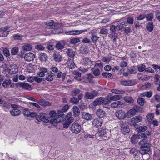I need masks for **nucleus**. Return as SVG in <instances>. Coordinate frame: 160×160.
<instances>
[{
  "label": "nucleus",
  "instance_id": "obj_8",
  "mask_svg": "<svg viewBox=\"0 0 160 160\" xmlns=\"http://www.w3.org/2000/svg\"><path fill=\"white\" fill-rule=\"evenodd\" d=\"M98 91L93 90L91 92H86L85 95V98L87 99H92L95 97L98 96Z\"/></svg>",
  "mask_w": 160,
  "mask_h": 160
},
{
  "label": "nucleus",
  "instance_id": "obj_33",
  "mask_svg": "<svg viewBox=\"0 0 160 160\" xmlns=\"http://www.w3.org/2000/svg\"><path fill=\"white\" fill-rule=\"evenodd\" d=\"M154 26L152 22H149L146 25V28L147 30L149 32L152 31L153 30Z\"/></svg>",
  "mask_w": 160,
  "mask_h": 160
},
{
  "label": "nucleus",
  "instance_id": "obj_10",
  "mask_svg": "<svg viewBox=\"0 0 160 160\" xmlns=\"http://www.w3.org/2000/svg\"><path fill=\"white\" fill-rule=\"evenodd\" d=\"M17 84L18 86L20 87L22 89L25 90L30 91L32 89L31 85L28 83L24 82H19Z\"/></svg>",
  "mask_w": 160,
  "mask_h": 160
},
{
  "label": "nucleus",
  "instance_id": "obj_18",
  "mask_svg": "<svg viewBox=\"0 0 160 160\" xmlns=\"http://www.w3.org/2000/svg\"><path fill=\"white\" fill-rule=\"evenodd\" d=\"M150 151V148H145L142 146H140V149L139 150V152L142 155L148 154V152Z\"/></svg>",
  "mask_w": 160,
  "mask_h": 160
},
{
  "label": "nucleus",
  "instance_id": "obj_55",
  "mask_svg": "<svg viewBox=\"0 0 160 160\" xmlns=\"http://www.w3.org/2000/svg\"><path fill=\"white\" fill-rule=\"evenodd\" d=\"M112 92L115 94H123L125 93V92L123 90H120L115 89H112L111 90Z\"/></svg>",
  "mask_w": 160,
  "mask_h": 160
},
{
  "label": "nucleus",
  "instance_id": "obj_2",
  "mask_svg": "<svg viewBox=\"0 0 160 160\" xmlns=\"http://www.w3.org/2000/svg\"><path fill=\"white\" fill-rule=\"evenodd\" d=\"M71 112H68L65 118L62 121L64 128H67L69 125L73 121V118L72 117Z\"/></svg>",
  "mask_w": 160,
  "mask_h": 160
},
{
  "label": "nucleus",
  "instance_id": "obj_23",
  "mask_svg": "<svg viewBox=\"0 0 160 160\" xmlns=\"http://www.w3.org/2000/svg\"><path fill=\"white\" fill-rule=\"evenodd\" d=\"M96 32L93 31L91 32V40L93 43H95L98 39L99 37L97 36Z\"/></svg>",
  "mask_w": 160,
  "mask_h": 160
},
{
  "label": "nucleus",
  "instance_id": "obj_61",
  "mask_svg": "<svg viewBox=\"0 0 160 160\" xmlns=\"http://www.w3.org/2000/svg\"><path fill=\"white\" fill-rule=\"evenodd\" d=\"M2 107L6 111V109L9 108H11V104H10L8 103H4L2 105Z\"/></svg>",
  "mask_w": 160,
  "mask_h": 160
},
{
  "label": "nucleus",
  "instance_id": "obj_60",
  "mask_svg": "<svg viewBox=\"0 0 160 160\" xmlns=\"http://www.w3.org/2000/svg\"><path fill=\"white\" fill-rule=\"evenodd\" d=\"M64 112L62 110H58V118L59 119V118L61 117L64 118L65 116V115L63 113Z\"/></svg>",
  "mask_w": 160,
  "mask_h": 160
},
{
  "label": "nucleus",
  "instance_id": "obj_53",
  "mask_svg": "<svg viewBox=\"0 0 160 160\" xmlns=\"http://www.w3.org/2000/svg\"><path fill=\"white\" fill-rule=\"evenodd\" d=\"M142 95L143 96L146 97L147 98H150L152 96V92L151 91L146 92H143Z\"/></svg>",
  "mask_w": 160,
  "mask_h": 160
},
{
  "label": "nucleus",
  "instance_id": "obj_56",
  "mask_svg": "<svg viewBox=\"0 0 160 160\" xmlns=\"http://www.w3.org/2000/svg\"><path fill=\"white\" fill-rule=\"evenodd\" d=\"M131 29L129 27H125L121 31L124 32L127 34H129L131 32Z\"/></svg>",
  "mask_w": 160,
  "mask_h": 160
},
{
  "label": "nucleus",
  "instance_id": "obj_3",
  "mask_svg": "<svg viewBox=\"0 0 160 160\" xmlns=\"http://www.w3.org/2000/svg\"><path fill=\"white\" fill-rule=\"evenodd\" d=\"M121 132L124 135L127 134L130 131V129L128 125V123L123 121L120 123Z\"/></svg>",
  "mask_w": 160,
  "mask_h": 160
},
{
  "label": "nucleus",
  "instance_id": "obj_9",
  "mask_svg": "<svg viewBox=\"0 0 160 160\" xmlns=\"http://www.w3.org/2000/svg\"><path fill=\"white\" fill-rule=\"evenodd\" d=\"M11 107L13 108L10 111L11 115L14 116L19 115L21 111L19 109L18 106L14 104H11Z\"/></svg>",
  "mask_w": 160,
  "mask_h": 160
},
{
  "label": "nucleus",
  "instance_id": "obj_31",
  "mask_svg": "<svg viewBox=\"0 0 160 160\" xmlns=\"http://www.w3.org/2000/svg\"><path fill=\"white\" fill-rule=\"evenodd\" d=\"M65 44L63 42H59L57 43L56 46L55 47L57 49L61 50L64 48Z\"/></svg>",
  "mask_w": 160,
  "mask_h": 160
},
{
  "label": "nucleus",
  "instance_id": "obj_20",
  "mask_svg": "<svg viewBox=\"0 0 160 160\" xmlns=\"http://www.w3.org/2000/svg\"><path fill=\"white\" fill-rule=\"evenodd\" d=\"M144 140H142L139 142V144L141 145L140 146H142L143 147H144L145 148H150L151 144L148 142L147 141Z\"/></svg>",
  "mask_w": 160,
  "mask_h": 160
},
{
  "label": "nucleus",
  "instance_id": "obj_40",
  "mask_svg": "<svg viewBox=\"0 0 160 160\" xmlns=\"http://www.w3.org/2000/svg\"><path fill=\"white\" fill-rule=\"evenodd\" d=\"M109 37L114 42H116V40L118 39L117 34L115 32L111 33L109 34Z\"/></svg>",
  "mask_w": 160,
  "mask_h": 160
},
{
  "label": "nucleus",
  "instance_id": "obj_17",
  "mask_svg": "<svg viewBox=\"0 0 160 160\" xmlns=\"http://www.w3.org/2000/svg\"><path fill=\"white\" fill-rule=\"evenodd\" d=\"M97 134V135L100 136H103L106 137H107L106 130L103 128L99 129Z\"/></svg>",
  "mask_w": 160,
  "mask_h": 160
},
{
  "label": "nucleus",
  "instance_id": "obj_26",
  "mask_svg": "<svg viewBox=\"0 0 160 160\" xmlns=\"http://www.w3.org/2000/svg\"><path fill=\"white\" fill-rule=\"evenodd\" d=\"M73 112L74 115L75 117H78L80 114V111L79 108L76 106H74L72 108Z\"/></svg>",
  "mask_w": 160,
  "mask_h": 160
},
{
  "label": "nucleus",
  "instance_id": "obj_44",
  "mask_svg": "<svg viewBox=\"0 0 160 160\" xmlns=\"http://www.w3.org/2000/svg\"><path fill=\"white\" fill-rule=\"evenodd\" d=\"M151 66L155 70L156 72L160 74V66L158 65L152 64Z\"/></svg>",
  "mask_w": 160,
  "mask_h": 160
},
{
  "label": "nucleus",
  "instance_id": "obj_32",
  "mask_svg": "<svg viewBox=\"0 0 160 160\" xmlns=\"http://www.w3.org/2000/svg\"><path fill=\"white\" fill-rule=\"evenodd\" d=\"M82 62L85 65H93V63L94 62L91 61L88 58H83L82 60Z\"/></svg>",
  "mask_w": 160,
  "mask_h": 160
},
{
  "label": "nucleus",
  "instance_id": "obj_15",
  "mask_svg": "<svg viewBox=\"0 0 160 160\" xmlns=\"http://www.w3.org/2000/svg\"><path fill=\"white\" fill-rule=\"evenodd\" d=\"M96 114L97 116L100 118H103L105 117L106 115L105 112L102 109H98L97 110L96 112Z\"/></svg>",
  "mask_w": 160,
  "mask_h": 160
},
{
  "label": "nucleus",
  "instance_id": "obj_7",
  "mask_svg": "<svg viewBox=\"0 0 160 160\" xmlns=\"http://www.w3.org/2000/svg\"><path fill=\"white\" fill-rule=\"evenodd\" d=\"M116 117L119 119H124L127 118V112L122 110H118L115 112Z\"/></svg>",
  "mask_w": 160,
  "mask_h": 160
},
{
  "label": "nucleus",
  "instance_id": "obj_38",
  "mask_svg": "<svg viewBox=\"0 0 160 160\" xmlns=\"http://www.w3.org/2000/svg\"><path fill=\"white\" fill-rule=\"evenodd\" d=\"M66 52L68 56L71 58H72L75 55V52L72 49H68Z\"/></svg>",
  "mask_w": 160,
  "mask_h": 160
},
{
  "label": "nucleus",
  "instance_id": "obj_12",
  "mask_svg": "<svg viewBox=\"0 0 160 160\" xmlns=\"http://www.w3.org/2000/svg\"><path fill=\"white\" fill-rule=\"evenodd\" d=\"M86 31V30L68 31H66L65 33L67 35H78L83 32H85Z\"/></svg>",
  "mask_w": 160,
  "mask_h": 160
},
{
  "label": "nucleus",
  "instance_id": "obj_1",
  "mask_svg": "<svg viewBox=\"0 0 160 160\" xmlns=\"http://www.w3.org/2000/svg\"><path fill=\"white\" fill-rule=\"evenodd\" d=\"M150 132L147 131L144 133H138L137 135H133L131 138V141L132 143L134 144L137 143L138 142V139H142L143 140H146L148 138V137L150 136Z\"/></svg>",
  "mask_w": 160,
  "mask_h": 160
},
{
  "label": "nucleus",
  "instance_id": "obj_27",
  "mask_svg": "<svg viewBox=\"0 0 160 160\" xmlns=\"http://www.w3.org/2000/svg\"><path fill=\"white\" fill-rule=\"evenodd\" d=\"M94 76L92 75L91 74H87L84 78V82L86 83H91V80Z\"/></svg>",
  "mask_w": 160,
  "mask_h": 160
},
{
  "label": "nucleus",
  "instance_id": "obj_50",
  "mask_svg": "<svg viewBox=\"0 0 160 160\" xmlns=\"http://www.w3.org/2000/svg\"><path fill=\"white\" fill-rule=\"evenodd\" d=\"M31 112L28 108H25L24 109L23 111V113L24 116L27 117H29L30 114Z\"/></svg>",
  "mask_w": 160,
  "mask_h": 160
},
{
  "label": "nucleus",
  "instance_id": "obj_49",
  "mask_svg": "<svg viewBox=\"0 0 160 160\" xmlns=\"http://www.w3.org/2000/svg\"><path fill=\"white\" fill-rule=\"evenodd\" d=\"M136 67H138V71L140 72H142L145 70L146 67L144 64H141L138 67V66Z\"/></svg>",
  "mask_w": 160,
  "mask_h": 160
},
{
  "label": "nucleus",
  "instance_id": "obj_62",
  "mask_svg": "<svg viewBox=\"0 0 160 160\" xmlns=\"http://www.w3.org/2000/svg\"><path fill=\"white\" fill-rule=\"evenodd\" d=\"M134 20L131 17H128L127 18V22L129 24L132 25L133 24Z\"/></svg>",
  "mask_w": 160,
  "mask_h": 160
},
{
  "label": "nucleus",
  "instance_id": "obj_5",
  "mask_svg": "<svg viewBox=\"0 0 160 160\" xmlns=\"http://www.w3.org/2000/svg\"><path fill=\"white\" fill-rule=\"evenodd\" d=\"M72 132L75 134L79 133L81 130V127L80 124L77 123H74L70 128Z\"/></svg>",
  "mask_w": 160,
  "mask_h": 160
},
{
  "label": "nucleus",
  "instance_id": "obj_37",
  "mask_svg": "<svg viewBox=\"0 0 160 160\" xmlns=\"http://www.w3.org/2000/svg\"><path fill=\"white\" fill-rule=\"evenodd\" d=\"M124 100L125 101L129 104H132L134 102V99L132 98L130 96H127L124 97Z\"/></svg>",
  "mask_w": 160,
  "mask_h": 160
},
{
  "label": "nucleus",
  "instance_id": "obj_57",
  "mask_svg": "<svg viewBox=\"0 0 160 160\" xmlns=\"http://www.w3.org/2000/svg\"><path fill=\"white\" fill-rule=\"evenodd\" d=\"M3 52L4 55L6 57H8L10 56V53L9 52V51L8 49L7 48H4L3 50Z\"/></svg>",
  "mask_w": 160,
  "mask_h": 160
},
{
  "label": "nucleus",
  "instance_id": "obj_14",
  "mask_svg": "<svg viewBox=\"0 0 160 160\" xmlns=\"http://www.w3.org/2000/svg\"><path fill=\"white\" fill-rule=\"evenodd\" d=\"M104 100V98L102 97L97 98L92 103V105L94 106L101 105L103 103Z\"/></svg>",
  "mask_w": 160,
  "mask_h": 160
},
{
  "label": "nucleus",
  "instance_id": "obj_21",
  "mask_svg": "<svg viewBox=\"0 0 160 160\" xmlns=\"http://www.w3.org/2000/svg\"><path fill=\"white\" fill-rule=\"evenodd\" d=\"M102 122L99 120L97 119H94L92 121V125L95 127L98 128L101 126Z\"/></svg>",
  "mask_w": 160,
  "mask_h": 160
},
{
  "label": "nucleus",
  "instance_id": "obj_39",
  "mask_svg": "<svg viewBox=\"0 0 160 160\" xmlns=\"http://www.w3.org/2000/svg\"><path fill=\"white\" fill-rule=\"evenodd\" d=\"M147 129V127L146 126H140L137 128L136 130L138 132H144Z\"/></svg>",
  "mask_w": 160,
  "mask_h": 160
},
{
  "label": "nucleus",
  "instance_id": "obj_42",
  "mask_svg": "<svg viewBox=\"0 0 160 160\" xmlns=\"http://www.w3.org/2000/svg\"><path fill=\"white\" fill-rule=\"evenodd\" d=\"M80 90L78 89H74L70 92V94L73 96H76L80 92Z\"/></svg>",
  "mask_w": 160,
  "mask_h": 160
},
{
  "label": "nucleus",
  "instance_id": "obj_11",
  "mask_svg": "<svg viewBox=\"0 0 160 160\" xmlns=\"http://www.w3.org/2000/svg\"><path fill=\"white\" fill-rule=\"evenodd\" d=\"M35 57V56L33 53L29 52L26 54L24 58L25 61L27 62H30L33 61Z\"/></svg>",
  "mask_w": 160,
  "mask_h": 160
},
{
  "label": "nucleus",
  "instance_id": "obj_6",
  "mask_svg": "<svg viewBox=\"0 0 160 160\" xmlns=\"http://www.w3.org/2000/svg\"><path fill=\"white\" fill-rule=\"evenodd\" d=\"M142 120V117L140 116H137L132 118L131 120L130 126L136 128L137 126V122H140Z\"/></svg>",
  "mask_w": 160,
  "mask_h": 160
},
{
  "label": "nucleus",
  "instance_id": "obj_43",
  "mask_svg": "<svg viewBox=\"0 0 160 160\" xmlns=\"http://www.w3.org/2000/svg\"><path fill=\"white\" fill-rule=\"evenodd\" d=\"M146 16L145 18H146V20L148 21H152L154 17L153 14L152 13H150L146 15Z\"/></svg>",
  "mask_w": 160,
  "mask_h": 160
},
{
  "label": "nucleus",
  "instance_id": "obj_29",
  "mask_svg": "<svg viewBox=\"0 0 160 160\" xmlns=\"http://www.w3.org/2000/svg\"><path fill=\"white\" fill-rule=\"evenodd\" d=\"M61 120L59 118H53L50 120V122L52 125L56 126L58 123Z\"/></svg>",
  "mask_w": 160,
  "mask_h": 160
},
{
  "label": "nucleus",
  "instance_id": "obj_58",
  "mask_svg": "<svg viewBox=\"0 0 160 160\" xmlns=\"http://www.w3.org/2000/svg\"><path fill=\"white\" fill-rule=\"evenodd\" d=\"M137 102L140 106H143L144 103V100L143 98H139L137 100Z\"/></svg>",
  "mask_w": 160,
  "mask_h": 160
},
{
  "label": "nucleus",
  "instance_id": "obj_45",
  "mask_svg": "<svg viewBox=\"0 0 160 160\" xmlns=\"http://www.w3.org/2000/svg\"><path fill=\"white\" fill-rule=\"evenodd\" d=\"M102 75L106 78H112V76L111 73L107 72H103Z\"/></svg>",
  "mask_w": 160,
  "mask_h": 160
},
{
  "label": "nucleus",
  "instance_id": "obj_59",
  "mask_svg": "<svg viewBox=\"0 0 160 160\" xmlns=\"http://www.w3.org/2000/svg\"><path fill=\"white\" fill-rule=\"evenodd\" d=\"M22 36L19 34H14L13 37L15 40H21L22 39Z\"/></svg>",
  "mask_w": 160,
  "mask_h": 160
},
{
  "label": "nucleus",
  "instance_id": "obj_63",
  "mask_svg": "<svg viewBox=\"0 0 160 160\" xmlns=\"http://www.w3.org/2000/svg\"><path fill=\"white\" fill-rule=\"evenodd\" d=\"M150 78V77L148 75H145L144 76L140 77L139 78V79L143 81H145L148 80Z\"/></svg>",
  "mask_w": 160,
  "mask_h": 160
},
{
  "label": "nucleus",
  "instance_id": "obj_13",
  "mask_svg": "<svg viewBox=\"0 0 160 160\" xmlns=\"http://www.w3.org/2000/svg\"><path fill=\"white\" fill-rule=\"evenodd\" d=\"M18 71V68L16 64H12L10 65L9 70V72L10 73L15 74Z\"/></svg>",
  "mask_w": 160,
  "mask_h": 160
},
{
  "label": "nucleus",
  "instance_id": "obj_46",
  "mask_svg": "<svg viewBox=\"0 0 160 160\" xmlns=\"http://www.w3.org/2000/svg\"><path fill=\"white\" fill-rule=\"evenodd\" d=\"M136 66H133L131 68L128 69V73L130 74H134L136 73Z\"/></svg>",
  "mask_w": 160,
  "mask_h": 160
},
{
  "label": "nucleus",
  "instance_id": "obj_19",
  "mask_svg": "<svg viewBox=\"0 0 160 160\" xmlns=\"http://www.w3.org/2000/svg\"><path fill=\"white\" fill-rule=\"evenodd\" d=\"M126 22H124L123 20H120L118 22V25H117V28L118 29V31H122L126 26Z\"/></svg>",
  "mask_w": 160,
  "mask_h": 160
},
{
  "label": "nucleus",
  "instance_id": "obj_36",
  "mask_svg": "<svg viewBox=\"0 0 160 160\" xmlns=\"http://www.w3.org/2000/svg\"><path fill=\"white\" fill-rule=\"evenodd\" d=\"M122 98V96L121 95H117L111 97L110 98V100L111 101L112 100L116 101L121 99Z\"/></svg>",
  "mask_w": 160,
  "mask_h": 160
},
{
  "label": "nucleus",
  "instance_id": "obj_4",
  "mask_svg": "<svg viewBox=\"0 0 160 160\" xmlns=\"http://www.w3.org/2000/svg\"><path fill=\"white\" fill-rule=\"evenodd\" d=\"M140 109V107L136 105L134 106L132 108L130 109L127 112V118L134 116Z\"/></svg>",
  "mask_w": 160,
  "mask_h": 160
},
{
  "label": "nucleus",
  "instance_id": "obj_24",
  "mask_svg": "<svg viewBox=\"0 0 160 160\" xmlns=\"http://www.w3.org/2000/svg\"><path fill=\"white\" fill-rule=\"evenodd\" d=\"M54 58L56 61L60 62L61 61L62 57L57 52H55L54 53Z\"/></svg>",
  "mask_w": 160,
  "mask_h": 160
},
{
  "label": "nucleus",
  "instance_id": "obj_52",
  "mask_svg": "<svg viewBox=\"0 0 160 160\" xmlns=\"http://www.w3.org/2000/svg\"><path fill=\"white\" fill-rule=\"evenodd\" d=\"M91 71L93 72V73L96 76H98L100 74V72L98 70H96L94 68H91Z\"/></svg>",
  "mask_w": 160,
  "mask_h": 160
},
{
  "label": "nucleus",
  "instance_id": "obj_54",
  "mask_svg": "<svg viewBox=\"0 0 160 160\" xmlns=\"http://www.w3.org/2000/svg\"><path fill=\"white\" fill-rule=\"evenodd\" d=\"M11 81V80L10 79L5 80L2 83L3 87L5 88L8 87V85L10 84Z\"/></svg>",
  "mask_w": 160,
  "mask_h": 160
},
{
  "label": "nucleus",
  "instance_id": "obj_51",
  "mask_svg": "<svg viewBox=\"0 0 160 160\" xmlns=\"http://www.w3.org/2000/svg\"><path fill=\"white\" fill-rule=\"evenodd\" d=\"M18 47H14L11 50V54L12 55H16L18 52Z\"/></svg>",
  "mask_w": 160,
  "mask_h": 160
},
{
  "label": "nucleus",
  "instance_id": "obj_22",
  "mask_svg": "<svg viewBox=\"0 0 160 160\" xmlns=\"http://www.w3.org/2000/svg\"><path fill=\"white\" fill-rule=\"evenodd\" d=\"M48 58L46 54L44 52L41 53L39 56V59L41 62H45L47 60Z\"/></svg>",
  "mask_w": 160,
  "mask_h": 160
},
{
  "label": "nucleus",
  "instance_id": "obj_25",
  "mask_svg": "<svg viewBox=\"0 0 160 160\" xmlns=\"http://www.w3.org/2000/svg\"><path fill=\"white\" fill-rule=\"evenodd\" d=\"M54 22L53 20H50L45 23L46 25V28L48 29H52Z\"/></svg>",
  "mask_w": 160,
  "mask_h": 160
},
{
  "label": "nucleus",
  "instance_id": "obj_34",
  "mask_svg": "<svg viewBox=\"0 0 160 160\" xmlns=\"http://www.w3.org/2000/svg\"><path fill=\"white\" fill-rule=\"evenodd\" d=\"M95 64L94 66V68H95L96 70H98L100 72L102 71V69L103 68V66L102 64L101 63H95Z\"/></svg>",
  "mask_w": 160,
  "mask_h": 160
},
{
  "label": "nucleus",
  "instance_id": "obj_48",
  "mask_svg": "<svg viewBox=\"0 0 160 160\" xmlns=\"http://www.w3.org/2000/svg\"><path fill=\"white\" fill-rule=\"evenodd\" d=\"M69 102L73 104H76L78 103V100L76 97H73L71 98Z\"/></svg>",
  "mask_w": 160,
  "mask_h": 160
},
{
  "label": "nucleus",
  "instance_id": "obj_28",
  "mask_svg": "<svg viewBox=\"0 0 160 160\" xmlns=\"http://www.w3.org/2000/svg\"><path fill=\"white\" fill-rule=\"evenodd\" d=\"M80 51L83 54H84L88 53L89 51V48L86 46H83L81 47Z\"/></svg>",
  "mask_w": 160,
  "mask_h": 160
},
{
  "label": "nucleus",
  "instance_id": "obj_41",
  "mask_svg": "<svg viewBox=\"0 0 160 160\" xmlns=\"http://www.w3.org/2000/svg\"><path fill=\"white\" fill-rule=\"evenodd\" d=\"M23 49L26 51H30L32 49V46L29 44H25L22 47Z\"/></svg>",
  "mask_w": 160,
  "mask_h": 160
},
{
  "label": "nucleus",
  "instance_id": "obj_35",
  "mask_svg": "<svg viewBox=\"0 0 160 160\" xmlns=\"http://www.w3.org/2000/svg\"><path fill=\"white\" fill-rule=\"evenodd\" d=\"M123 103L121 101H115L111 103V106L113 108L117 107L119 105H122Z\"/></svg>",
  "mask_w": 160,
  "mask_h": 160
},
{
  "label": "nucleus",
  "instance_id": "obj_64",
  "mask_svg": "<svg viewBox=\"0 0 160 160\" xmlns=\"http://www.w3.org/2000/svg\"><path fill=\"white\" fill-rule=\"evenodd\" d=\"M54 48V46L52 45V44L51 42H49L47 45L48 49L52 51L53 50Z\"/></svg>",
  "mask_w": 160,
  "mask_h": 160
},
{
  "label": "nucleus",
  "instance_id": "obj_30",
  "mask_svg": "<svg viewBox=\"0 0 160 160\" xmlns=\"http://www.w3.org/2000/svg\"><path fill=\"white\" fill-rule=\"evenodd\" d=\"M39 104L43 107L50 105V103L49 102L45 101L43 99L40 100Z\"/></svg>",
  "mask_w": 160,
  "mask_h": 160
},
{
  "label": "nucleus",
  "instance_id": "obj_47",
  "mask_svg": "<svg viewBox=\"0 0 160 160\" xmlns=\"http://www.w3.org/2000/svg\"><path fill=\"white\" fill-rule=\"evenodd\" d=\"M137 83V82L136 79H128V86H133L136 84Z\"/></svg>",
  "mask_w": 160,
  "mask_h": 160
},
{
  "label": "nucleus",
  "instance_id": "obj_16",
  "mask_svg": "<svg viewBox=\"0 0 160 160\" xmlns=\"http://www.w3.org/2000/svg\"><path fill=\"white\" fill-rule=\"evenodd\" d=\"M82 118L86 120H90L92 119V115L85 112H82Z\"/></svg>",
  "mask_w": 160,
  "mask_h": 160
}]
</instances>
